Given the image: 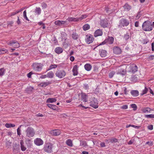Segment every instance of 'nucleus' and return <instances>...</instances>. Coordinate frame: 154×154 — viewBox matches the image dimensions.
<instances>
[{
    "mask_svg": "<svg viewBox=\"0 0 154 154\" xmlns=\"http://www.w3.org/2000/svg\"><path fill=\"white\" fill-rule=\"evenodd\" d=\"M129 35H128V34L126 33V34H125L124 36V38L125 39V40H127L129 38Z\"/></svg>",
    "mask_w": 154,
    "mask_h": 154,
    "instance_id": "51",
    "label": "nucleus"
},
{
    "mask_svg": "<svg viewBox=\"0 0 154 154\" xmlns=\"http://www.w3.org/2000/svg\"><path fill=\"white\" fill-rule=\"evenodd\" d=\"M20 145H21V149L22 151H25L26 148V147L24 146L23 145L24 143L23 140H21L20 141Z\"/></svg>",
    "mask_w": 154,
    "mask_h": 154,
    "instance_id": "32",
    "label": "nucleus"
},
{
    "mask_svg": "<svg viewBox=\"0 0 154 154\" xmlns=\"http://www.w3.org/2000/svg\"><path fill=\"white\" fill-rule=\"evenodd\" d=\"M50 134L54 136H57L60 134L61 131L58 129L50 131Z\"/></svg>",
    "mask_w": 154,
    "mask_h": 154,
    "instance_id": "15",
    "label": "nucleus"
},
{
    "mask_svg": "<svg viewBox=\"0 0 154 154\" xmlns=\"http://www.w3.org/2000/svg\"><path fill=\"white\" fill-rule=\"evenodd\" d=\"M114 53L116 54H119L121 53V49H113Z\"/></svg>",
    "mask_w": 154,
    "mask_h": 154,
    "instance_id": "31",
    "label": "nucleus"
},
{
    "mask_svg": "<svg viewBox=\"0 0 154 154\" xmlns=\"http://www.w3.org/2000/svg\"><path fill=\"white\" fill-rule=\"evenodd\" d=\"M88 96L85 94H82L81 95V99L82 100L85 102L88 101Z\"/></svg>",
    "mask_w": 154,
    "mask_h": 154,
    "instance_id": "22",
    "label": "nucleus"
},
{
    "mask_svg": "<svg viewBox=\"0 0 154 154\" xmlns=\"http://www.w3.org/2000/svg\"><path fill=\"white\" fill-rule=\"evenodd\" d=\"M34 12L35 15H39L41 14V9L39 7H36Z\"/></svg>",
    "mask_w": 154,
    "mask_h": 154,
    "instance_id": "25",
    "label": "nucleus"
},
{
    "mask_svg": "<svg viewBox=\"0 0 154 154\" xmlns=\"http://www.w3.org/2000/svg\"><path fill=\"white\" fill-rule=\"evenodd\" d=\"M88 17V15L86 14H83L81 15L80 17H78L79 21H80L83 19L86 18Z\"/></svg>",
    "mask_w": 154,
    "mask_h": 154,
    "instance_id": "40",
    "label": "nucleus"
},
{
    "mask_svg": "<svg viewBox=\"0 0 154 154\" xmlns=\"http://www.w3.org/2000/svg\"><path fill=\"white\" fill-rule=\"evenodd\" d=\"M148 59L149 60H152L154 59V56L151 55L148 57Z\"/></svg>",
    "mask_w": 154,
    "mask_h": 154,
    "instance_id": "53",
    "label": "nucleus"
},
{
    "mask_svg": "<svg viewBox=\"0 0 154 154\" xmlns=\"http://www.w3.org/2000/svg\"><path fill=\"white\" fill-rule=\"evenodd\" d=\"M6 51H7L6 49H0V54L2 53H4L3 52H6Z\"/></svg>",
    "mask_w": 154,
    "mask_h": 154,
    "instance_id": "52",
    "label": "nucleus"
},
{
    "mask_svg": "<svg viewBox=\"0 0 154 154\" xmlns=\"http://www.w3.org/2000/svg\"><path fill=\"white\" fill-rule=\"evenodd\" d=\"M148 128L150 130H151L153 129V125H149L148 126Z\"/></svg>",
    "mask_w": 154,
    "mask_h": 154,
    "instance_id": "57",
    "label": "nucleus"
},
{
    "mask_svg": "<svg viewBox=\"0 0 154 154\" xmlns=\"http://www.w3.org/2000/svg\"><path fill=\"white\" fill-rule=\"evenodd\" d=\"M5 126L7 128H9L14 127L15 125L14 124L7 123L5 124Z\"/></svg>",
    "mask_w": 154,
    "mask_h": 154,
    "instance_id": "34",
    "label": "nucleus"
},
{
    "mask_svg": "<svg viewBox=\"0 0 154 154\" xmlns=\"http://www.w3.org/2000/svg\"><path fill=\"white\" fill-rule=\"evenodd\" d=\"M114 40V38L112 37L109 36L104 41L95 47L94 48H96L98 46L103 45L106 43L107 44V45L112 44L113 43Z\"/></svg>",
    "mask_w": 154,
    "mask_h": 154,
    "instance_id": "3",
    "label": "nucleus"
},
{
    "mask_svg": "<svg viewBox=\"0 0 154 154\" xmlns=\"http://www.w3.org/2000/svg\"><path fill=\"white\" fill-rule=\"evenodd\" d=\"M53 145L51 143H47L45 144L44 147V150L45 152L50 153L52 152Z\"/></svg>",
    "mask_w": 154,
    "mask_h": 154,
    "instance_id": "7",
    "label": "nucleus"
},
{
    "mask_svg": "<svg viewBox=\"0 0 154 154\" xmlns=\"http://www.w3.org/2000/svg\"><path fill=\"white\" fill-rule=\"evenodd\" d=\"M69 59L72 62L74 61L75 58L73 56H71L70 57Z\"/></svg>",
    "mask_w": 154,
    "mask_h": 154,
    "instance_id": "64",
    "label": "nucleus"
},
{
    "mask_svg": "<svg viewBox=\"0 0 154 154\" xmlns=\"http://www.w3.org/2000/svg\"><path fill=\"white\" fill-rule=\"evenodd\" d=\"M100 25L103 28H105L108 26V21L107 19H104L100 20Z\"/></svg>",
    "mask_w": 154,
    "mask_h": 154,
    "instance_id": "13",
    "label": "nucleus"
},
{
    "mask_svg": "<svg viewBox=\"0 0 154 154\" xmlns=\"http://www.w3.org/2000/svg\"><path fill=\"white\" fill-rule=\"evenodd\" d=\"M102 35L103 32L101 29H100L96 30L94 33V35L95 37L101 36Z\"/></svg>",
    "mask_w": 154,
    "mask_h": 154,
    "instance_id": "16",
    "label": "nucleus"
},
{
    "mask_svg": "<svg viewBox=\"0 0 154 154\" xmlns=\"http://www.w3.org/2000/svg\"><path fill=\"white\" fill-rule=\"evenodd\" d=\"M34 143L37 146H40L43 144V141L41 139L37 138L34 140Z\"/></svg>",
    "mask_w": 154,
    "mask_h": 154,
    "instance_id": "14",
    "label": "nucleus"
},
{
    "mask_svg": "<svg viewBox=\"0 0 154 154\" xmlns=\"http://www.w3.org/2000/svg\"><path fill=\"white\" fill-rule=\"evenodd\" d=\"M26 137H33L35 133L34 129L31 127H28L25 131Z\"/></svg>",
    "mask_w": 154,
    "mask_h": 154,
    "instance_id": "2",
    "label": "nucleus"
},
{
    "mask_svg": "<svg viewBox=\"0 0 154 154\" xmlns=\"http://www.w3.org/2000/svg\"><path fill=\"white\" fill-rule=\"evenodd\" d=\"M57 65H56V64L51 65L49 66V68H48V70H50L53 69H55V68H56V67H57Z\"/></svg>",
    "mask_w": 154,
    "mask_h": 154,
    "instance_id": "41",
    "label": "nucleus"
},
{
    "mask_svg": "<svg viewBox=\"0 0 154 154\" xmlns=\"http://www.w3.org/2000/svg\"><path fill=\"white\" fill-rule=\"evenodd\" d=\"M84 88H85L86 89H87L88 88L89 86L88 84H85L84 85Z\"/></svg>",
    "mask_w": 154,
    "mask_h": 154,
    "instance_id": "58",
    "label": "nucleus"
},
{
    "mask_svg": "<svg viewBox=\"0 0 154 154\" xmlns=\"http://www.w3.org/2000/svg\"><path fill=\"white\" fill-rule=\"evenodd\" d=\"M50 84V82H43L39 84L38 86L39 87H45Z\"/></svg>",
    "mask_w": 154,
    "mask_h": 154,
    "instance_id": "18",
    "label": "nucleus"
},
{
    "mask_svg": "<svg viewBox=\"0 0 154 154\" xmlns=\"http://www.w3.org/2000/svg\"><path fill=\"white\" fill-rule=\"evenodd\" d=\"M56 76L59 79H62L66 75L65 71L63 70H58L55 74Z\"/></svg>",
    "mask_w": 154,
    "mask_h": 154,
    "instance_id": "5",
    "label": "nucleus"
},
{
    "mask_svg": "<svg viewBox=\"0 0 154 154\" xmlns=\"http://www.w3.org/2000/svg\"><path fill=\"white\" fill-rule=\"evenodd\" d=\"M145 116L146 118H154V114L145 115Z\"/></svg>",
    "mask_w": 154,
    "mask_h": 154,
    "instance_id": "45",
    "label": "nucleus"
},
{
    "mask_svg": "<svg viewBox=\"0 0 154 154\" xmlns=\"http://www.w3.org/2000/svg\"><path fill=\"white\" fill-rule=\"evenodd\" d=\"M100 146L102 147H104L106 146L105 143L104 142L101 143H100Z\"/></svg>",
    "mask_w": 154,
    "mask_h": 154,
    "instance_id": "60",
    "label": "nucleus"
},
{
    "mask_svg": "<svg viewBox=\"0 0 154 154\" xmlns=\"http://www.w3.org/2000/svg\"><path fill=\"white\" fill-rule=\"evenodd\" d=\"M146 144H148L149 146H152L153 143L152 142L150 141H148L146 143Z\"/></svg>",
    "mask_w": 154,
    "mask_h": 154,
    "instance_id": "55",
    "label": "nucleus"
},
{
    "mask_svg": "<svg viewBox=\"0 0 154 154\" xmlns=\"http://www.w3.org/2000/svg\"><path fill=\"white\" fill-rule=\"evenodd\" d=\"M152 22L149 21H145L143 23L142 27L145 31H150L152 30L151 27Z\"/></svg>",
    "mask_w": 154,
    "mask_h": 154,
    "instance_id": "1",
    "label": "nucleus"
},
{
    "mask_svg": "<svg viewBox=\"0 0 154 154\" xmlns=\"http://www.w3.org/2000/svg\"><path fill=\"white\" fill-rule=\"evenodd\" d=\"M66 23V21H61L60 20H56L54 22V24L56 25L59 26H61L62 25Z\"/></svg>",
    "mask_w": 154,
    "mask_h": 154,
    "instance_id": "17",
    "label": "nucleus"
},
{
    "mask_svg": "<svg viewBox=\"0 0 154 154\" xmlns=\"http://www.w3.org/2000/svg\"><path fill=\"white\" fill-rule=\"evenodd\" d=\"M80 145L81 146L86 147L87 146V143L85 141H82L81 142Z\"/></svg>",
    "mask_w": 154,
    "mask_h": 154,
    "instance_id": "36",
    "label": "nucleus"
},
{
    "mask_svg": "<svg viewBox=\"0 0 154 154\" xmlns=\"http://www.w3.org/2000/svg\"><path fill=\"white\" fill-rule=\"evenodd\" d=\"M148 91V89L146 86L145 87V88L142 91V93L140 94L141 95H142L147 93Z\"/></svg>",
    "mask_w": 154,
    "mask_h": 154,
    "instance_id": "39",
    "label": "nucleus"
},
{
    "mask_svg": "<svg viewBox=\"0 0 154 154\" xmlns=\"http://www.w3.org/2000/svg\"><path fill=\"white\" fill-rule=\"evenodd\" d=\"M139 23L138 21H137L135 23L134 26L136 27H138L139 26Z\"/></svg>",
    "mask_w": 154,
    "mask_h": 154,
    "instance_id": "59",
    "label": "nucleus"
},
{
    "mask_svg": "<svg viewBox=\"0 0 154 154\" xmlns=\"http://www.w3.org/2000/svg\"><path fill=\"white\" fill-rule=\"evenodd\" d=\"M22 125H20L18 128H17V134L18 135L20 136L21 134V130H20V128L21 126Z\"/></svg>",
    "mask_w": 154,
    "mask_h": 154,
    "instance_id": "44",
    "label": "nucleus"
},
{
    "mask_svg": "<svg viewBox=\"0 0 154 154\" xmlns=\"http://www.w3.org/2000/svg\"><path fill=\"white\" fill-rule=\"evenodd\" d=\"M72 38L74 40L77 39L79 37V35L75 32H73L72 35Z\"/></svg>",
    "mask_w": 154,
    "mask_h": 154,
    "instance_id": "28",
    "label": "nucleus"
},
{
    "mask_svg": "<svg viewBox=\"0 0 154 154\" xmlns=\"http://www.w3.org/2000/svg\"><path fill=\"white\" fill-rule=\"evenodd\" d=\"M66 143V144L69 146L72 147L73 146L72 141L70 139H68Z\"/></svg>",
    "mask_w": 154,
    "mask_h": 154,
    "instance_id": "30",
    "label": "nucleus"
},
{
    "mask_svg": "<svg viewBox=\"0 0 154 154\" xmlns=\"http://www.w3.org/2000/svg\"><path fill=\"white\" fill-rule=\"evenodd\" d=\"M5 72V69L4 68H1L0 69V76L3 75Z\"/></svg>",
    "mask_w": 154,
    "mask_h": 154,
    "instance_id": "47",
    "label": "nucleus"
},
{
    "mask_svg": "<svg viewBox=\"0 0 154 154\" xmlns=\"http://www.w3.org/2000/svg\"><path fill=\"white\" fill-rule=\"evenodd\" d=\"M131 127L134 128H136L139 129L140 128V126H135L134 125H131Z\"/></svg>",
    "mask_w": 154,
    "mask_h": 154,
    "instance_id": "62",
    "label": "nucleus"
},
{
    "mask_svg": "<svg viewBox=\"0 0 154 154\" xmlns=\"http://www.w3.org/2000/svg\"><path fill=\"white\" fill-rule=\"evenodd\" d=\"M19 13V11H18V10L16 11H15L11 13L10 16H13Z\"/></svg>",
    "mask_w": 154,
    "mask_h": 154,
    "instance_id": "48",
    "label": "nucleus"
},
{
    "mask_svg": "<svg viewBox=\"0 0 154 154\" xmlns=\"http://www.w3.org/2000/svg\"><path fill=\"white\" fill-rule=\"evenodd\" d=\"M56 101L57 99L55 98H48L47 99L46 102L47 103H53L56 102Z\"/></svg>",
    "mask_w": 154,
    "mask_h": 154,
    "instance_id": "23",
    "label": "nucleus"
},
{
    "mask_svg": "<svg viewBox=\"0 0 154 154\" xmlns=\"http://www.w3.org/2000/svg\"><path fill=\"white\" fill-rule=\"evenodd\" d=\"M23 17L24 18L26 19V20L28 21H29V19H28V17H27V16H26V10L24 11L23 12Z\"/></svg>",
    "mask_w": 154,
    "mask_h": 154,
    "instance_id": "42",
    "label": "nucleus"
},
{
    "mask_svg": "<svg viewBox=\"0 0 154 154\" xmlns=\"http://www.w3.org/2000/svg\"><path fill=\"white\" fill-rule=\"evenodd\" d=\"M54 73L53 72L51 71L48 72L47 74V76L48 78H52L54 76Z\"/></svg>",
    "mask_w": 154,
    "mask_h": 154,
    "instance_id": "29",
    "label": "nucleus"
},
{
    "mask_svg": "<svg viewBox=\"0 0 154 154\" xmlns=\"http://www.w3.org/2000/svg\"><path fill=\"white\" fill-rule=\"evenodd\" d=\"M41 6L42 7L43 9H45L47 8V5L45 3L43 2L41 4Z\"/></svg>",
    "mask_w": 154,
    "mask_h": 154,
    "instance_id": "49",
    "label": "nucleus"
},
{
    "mask_svg": "<svg viewBox=\"0 0 154 154\" xmlns=\"http://www.w3.org/2000/svg\"><path fill=\"white\" fill-rule=\"evenodd\" d=\"M78 67L77 65H75L72 69V71L74 75H78Z\"/></svg>",
    "mask_w": 154,
    "mask_h": 154,
    "instance_id": "20",
    "label": "nucleus"
},
{
    "mask_svg": "<svg viewBox=\"0 0 154 154\" xmlns=\"http://www.w3.org/2000/svg\"><path fill=\"white\" fill-rule=\"evenodd\" d=\"M54 51L56 53L60 54L63 52V49H55Z\"/></svg>",
    "mask_w": 154,
    "mask_h": 154,
    "instance_id": "38",
    "label": "nucleus"
},
{
    "mask_svg": "<svg viewBox=\"0 0 154 154\" xmlns=\"http://www.w3.org/2000/svg\"><path fill=\"white\" fill-rule=\"evenodd\" d=\"M131 108H133V109L134 110H135L137 109V106L135 104H131Z\"/></svg>",
    "mask_w": 154,
    "mask_h": 154,
    "instance_id": "50",
    "label": "nucleus"
},
{
    "mask_svg": "<svg viewBox=\"0 0 154 154\" xmlns=\"http://www.w3.org/2000/svg\"><path fill=\"white\" fill-rule=\"evenodd\" d=\"M98 104L97 100L95 98H93L91 100L90 104L91 106L96 109L98 107Z\"/></svg>",
    "mask_w": 154,
    "mask_h": 154,
    "instance_id": "8",
    "label": "nucleus"
},
{
    "mask_svg": "<svg viewBox=\"0 0 154 154\" xmlns=\"http://www.w3.org/2000/svg\"><path fill=\"white\" fill-rule=\"evenodd\" d=\"M47 106L49 108L54 110H56L57 108H58V107L56 105L51 104H47Z\"/></svg>",
    "mask_w": 154,
    "mask_h": 154,
    "instance_id": "27",
    "label": "nucleus"
},
{
    "mask_svg": "<svg viewBox=\"0 0 154 154\" xmlns=\"http://www.w3.org/2000/svg\"><path fill=\"white\" fill-rule=\"evenodd\" d=\"M90 28V25L88 24H85L82 27L83 29L85 31L89 29Z\"/></svg>",
    "mask_w": 154,
    "mask_h": 154,
    "instance_id": "35",
    "label": "nucleus"
},
{
    "mask_svg": "<svg viewBox=\"0 0 154 154\" xmlns=\"http://www.w3.org/2000/svg\"><path fill=\"white\" fill-rule=\"evenodd\" d=\"M93 35L91 34L86 35V42L88 44H90L93 42L94 40Z\"/></svg>",
    "mask_w": 154,
    "mask_h": 154,
    "instance_id": "9",
    "label": "nucleus"
},
{
    "mask_svg": "<svg viewBox=\"0 0 154 154\" xmlns=\"http://www.w3.org/2000/svg\"><path fill=\"white\" fill-rule=\"evenodd\" d=\"M43 66L42 64L38 63H34L32 65L33 70L37 72H40L42 70Z\"/></svg>",
    "mask_w": 154,
    "mask_h": 154,
    "instance_id": "4",
    "label": "nucleus"
},
{
    "mask_svg": "<svg viewBox=\"0 0 154 154\" xmlns=\"http://www.w3.org/2000/svg\"><path fill=\"white\" fill-rule=\"evenodd\" d=\"M9 45L13 47L14 48H18L20 46L19 43L16 41H13L10 42L9 43Z\"/></svg>",
    "mask_w": 154,
    "mask_h": 154,
    "instance_id": "12",
    "label": "nucleus"
},
{
    "mask_svg": "<svg viewBox=\"0 0 154 154\" xmlns=\"http://www.w3.org/2000/svg\"><path fill=\"white\" fill-rule=\"evenodd\" d=\"M47 77V75H43L40 76V78L42 79H44Z\"/></svg>",
    "mask_w": 154,
    "mask_h": 154,
    "instance_id": "56",
    "label": "nucleus"
},
{
    "mask_svg": "<svg viewBox=\"0 0 154 154\" xmlns=\"http://www.w3.org/2000/svg\"><path fill=\"white\" fill-rule=\"evenodd\" d=\"M131 93L134 97H137L139 95V92L137 90H132L131 91Z\"/></svg>",
    "mask_w": 154,
    "mask_h": 154,
    "instance_id": "24",
    "label": "nucleus"
},
{
    "mask_svg": "<svg viewBox=\"0 0 154 154\" xmlns=\"http://www.w3.org/2000/svg\"><path fill=\"white\" fill-rule=\"evenodd\" d=\"M122 108L124 109H126L128 108V106L126 105H123Z\"/></svg>",
    "mask_w": 154,
    "mask_h": 154,
    "instance_id": "63",
    "label": "nucleus"
},
{
    "mask_svg": "<svg viewBox=\"0 0 154 154\" xmlns=\"http://www.w3.org/2000/svg\"><path fill=\"white\" fill-rule=\"evenodd\" d=\"M106 12L109 14L110 13H111L112 12V10H109L108 8L107 9H106Z\"/></svg>",
    "mask_w": 154,
    "mask_h": 154,
    "instance_id": "54",
    "label": "nucleus"
},
{
    "mask_svg": "<svg viewBox=\"0 0 154 154\" xmlns=\"http://www.w3.org/2000/svg\"><path fill=\"white\" fill-rule=\"evenodd\" d=\"M150 111H151V109L149 107H146L143 109V112L144 113H148Z\"/></svg>",
    "mask_w": 154,
    "mask_h": 154,
    "instance_id": "37",
    "label": "nucleus"
},
{
    "mask_svg": "<svg viewBox=\"0 0 154 154\" xmlns=\"http://www.w3.org/2000/svg\"><path fill=\"white\" fill-rule=\"evenodd\" d=\"M17 23L19 25L21 24V22L20 20L19 17H17Z\"/></svg>",
    "mask_w": 154,
    "mask_h": 154,
    "instance_id": "61",
    "label": "nucleus"
},
{
    "mask_svg": "<svg viewBox=\"0 0 154 154\" xmlns=\"http://www.w3.org/2000/svg\"><path fill=\"white\" fill-rule=\"evenodd\" d=\"M117 74L124 75L126 73V70L124 68H123L122 66H119L117 69Z\"/></svg>",
    "mask_w": 154,
    "mask_h": 154,
    "instance_id": "11",
    "label": "nucleus"
},
{
    "mask_svg": "<svg viewBox=\"0 0 154 154\" xmlns=\"http://www.w3.org/2000/svg\"><path fill=\"white\" fill-rule=\"evenodd\" d=\"M124 8L125 11H128L131 9V7L128 4H125L124 6Z\"/></svg>",
    "mask_w": 154,
    "mask_h": 154,
    "instance_id": "33",
    "label": "nucleus"
},
{
    "mask_svg": "<svg viewBox=\"0 0 154 154\" xmlns=\"http://www.w3.org/2000/svg\"><path fill=\"white\" fill-rule=\"evenodd\" d=\"M100 54L102 57H106L107 54L106 51L103 49H101L100 50Z\"/></svg>",
    "mask_w": 154,
    "mask_h": 154,
    "instance_id": "21",
    "label": "nucleus"
},
{
    "mask_svg": "<svg viewBox=\"0 0 154 154\" xmlns=\"http://www.w3.org/2000/svg\"><path fill=\"white\" fill-rule=\"evenodd\" d=\"M128 20L125 18H122L119 21V26H127L129 24Z\"/></svg>",
    "mask_w": 154,
    "mask_h": 154,
    "instance_id": "6",
    "label": "nucleus"
},
{
    "mask_svg": "<svg viewBox=\"0 0 154 154\" xmlns=\"http://www.w3.org/2000/svg\"><path fill=\"white\" fill-rule=\"evenodd\" d=\"M66 20L70 22L79 21L78 17H69L66 19Z\"/></svg>",
    "mask_w": 154,
    "mask_h": 154,
    "instance_id": "19",
    "label": "nucleus"
},
{
    "mask_svg": "<svg viewBox=\"0 0 154 154\" xmlns=\"http://www.w3.org/2000/svg\"><path fill=\"white\" fill-rule=\"evenodd\" d=\"M84 67L86 70L89 71L91 69L92 66L90 64H86L85 65Z\"/></svg>",
    "mask_w": 154,
    "mask_h": 154,
    "instance_id": "26",
    "label": "nucleus"
},
{
    "mask_svg": "<svg viewBox=\"0 0 154 154\" xmlns=\"http://www.w3.org/2000/svg\"><path fill=\"white\" fill-rule=\"evenodd\" d=\"M115 71H112L110 72L109 74V76L110 78H112L113 77L114 75L115 74Z\"/></svg>",
    "mask_w": 154,
    "mask_h": 154,
    "instance_id": "46",
    "label": "nucleus"
},
{
    "mask_svg": "<svg viewBox=\"0 0 154 154\" xmlns=\"http://www.w3.org/2000/svg\"><path fill=\"white\" fill-rule=\"evenodd\" d=\"M137 66L134 64H131L129 66V71L134 73L137 71Z\"/></svg>",
    "mask_w": 154,
    "mask_h": 154,
    "instance_id": "10",
    "label": "nucleus"
},
{
    "mask_svg": "<svg viewBox=\"0 0 154 154\" xmlns=\"http://www.w3.org/2000/svg\"><path fill=\"white\" fill-rule=\"evenodd\" d=\"M109 142H110L112 143H116V142H117V141H118V140L116 138H112V139H109Z\"/></svg>",
    "mask_w": 154,
    "mask_h": 154,
    "instance_id": "43",
    "label": "nucleus"
}]
</instances>
